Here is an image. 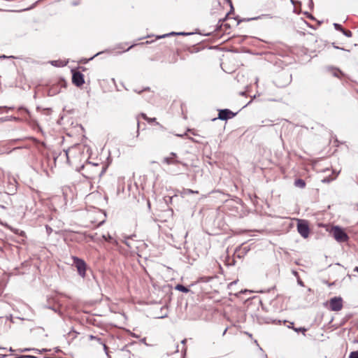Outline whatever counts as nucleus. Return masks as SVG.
I'll list each match as a JSON object with an SVG mask.
<instances>
[{
	"label": "nucleus",
	"mask_w": 358,
	"mask_h": 358,
	"mask_svg": "<svg viewBox=\"0 0 358 358\" xmlns=\"http://www.w3.org/2000/svg\"><path fill=\"white\" fill-rule=\"evenodd\" d=\"M6 355H1L0 354V358H6Z\"/></svg>",
	"instance_id": "nucleus-22"
},
{
	"label": "nucleus",
	"mask_w": 358,
	"mask_h": 358,
	"mask_svg": "<svg viewBox=\"0 0 358 358\" xmlns=\"http://www.w3.org/2000/svg\"><path fill=\"white\" fill-rule=\"evenodd\" d=\"M174 34L185 35L186 34H185V33H183V32H182V33H175V32H171V33H170V34H164V35H162V36H157V38H164V37H166V36H169V35H174Z\"/></svg>",
	"instance_id": "nucleus-12"
},
{
	"label": "nucleus",
	"mask_w": 358,
	"mask_h": 358,
	"mask_svg": "<svg viewBox=\"0 0 358 358\" xmlns=\"http://www.w3.org/2000/svg\"><path fill=\"white\" fill-rule=\"evenodd\" d=\"M9 350L10 351H13V350L11 348L9 349Z\"/></svg>",
	"instance_id": "nucleus-24"
},
{
	"label": "nucleus",
	"mask_w": 358,
	"mask_h": 358,
	"mask_svg": "<svg viewBox=\"0 0 358 358\" xmlns=\"http://www.w3.org/2000/svg\"><path fill=\"white\" fill-rule=\"evenodd\" d=\"M162 162L168 165L181 164V162L178 160L177 154L175 152H171L169 156L164 157ZM182 164L185 165V164L183 163H182Z\"/></svg>",
	"instance_id": "nucleus-7"
},
{
	"label": "nucleus",
	"mask_w": 358,
	"mask_h": 358,
	"mask_svg": "<svg viewBox=\"0 0 358 358\" xmlns=\"http://www.w3.org/2000/svg\"><path fill=\"white\" fill-rule=\"evenodd\" d=\"M11 230H12L15 234H19V231H20L19 229H12Z\"/></svg>",
	"instance_id": "nucleus-19"
},
{
	"label": "nucleus",
	"mask_w": 358,
	"mask_h": 358,
	"mask_svg": "<svg viewBox=\"0 0 358 358\" xmlns=\"http://www.w3.org/2000/svg\"><path fill=\"white\" fill-rule=\"evenodd\" d=\"M83 175L85 177L89 179H94L97 176H101L103 172V169L102 168V169L100 170L98 164L88 163L83 167Z\"/></svg>",
	"instance_id": "nucleus-1"
},
{
	"label": "nucleus",
	"mask_w": 358,
	"mask_h": 358,
	"mask_svg": "<svg viewBox=\"0 0 358 358\" xmlns=\"http://www.w3.org/2000/svg\"><path fill=\"white\" fill-rule=\"evenodd\" d=\"M349 358H358V351H353L350 354Z\"/></svg>",
	"instance_id": "nucleus-15"
},
{
	"label": "nucleus",
	"mask_w": 358,
	"mask_h": 358,
	"mask_svg": "<svg viewBox=\"0 0 358 358\" xmlns=\"http://www.w3.org/2000/svg\"><path fill=\"white\" fill-rule=\"evenodd\" d=\"M294 185L298 187L303 188L306 186V182L301 179H298L295 180Z\"/></svg>",
	"instance_id": "nucleus-9"
},
{
	"label": "nucleus",
	"mask_w": 358,
	"mask_h": 358,
	"mask_svg": "<svg viewBox=\"0 0 358 358\" xmlns=\"http://www.w3.org/2000/svg\"><path fill=\"white\" fill-rule=\"evenodd\" d=\"M17 358H36L34 356L31 355H20L17 357Z\"/></svg>",
	"instance_id": "nucleus-17"
},
{
	"label": "nucleus",
	"mask_w": 358,
	"mask_h": 358,
	"mask_svg": "<svg viewBox=\"0 0 358 358\" xmlns=\"http://www.w3.org/2000/svg\"><path fill=\"white\" fill-rule=\"evenodd\" d=\"M73 265L76 266L78 274L82 277L85 278L86 275L87 264L85 261L77 257H73Z\"/></svg>",
	"instance_id": "nucleus-3"
},
{
	"label": "nucleus",
	"mask_w": 358,
	"mask_h": 358,
	"mask_svg": "<svg viewBox=\"0 0 358 358\" xmlns=\"http://www.w3.org/2000/svg\"><path fill=\"white\" fill-rule=\"evenodd\" d=\"M72 82L78 87L83 85L85 83L83 75L79 72H74L72 76Z\"/></svg>",
	"instance_id": "nucleus-8"
},
{
	"label": "nucleus",
	"mask_w": 358,
	"mask_h": 358,
	"mask_svg": "<svg viewBox=\"0 0 358 358\" xmlns=\"http://www.w3.org/2000/svg\"><path fill=\"white\" fill-rule=\"evenodd\" d=\"M312 2V0H310Z\"/></svg>",
	"instance_id": "nucleus-26"
},
{
	"label": "nucleus",
	"mask_w": 358,
	"mask_h": 358,
	"mask_svg": "<svg viewBox=\"0 0 358 358\" xmlns=\"http://www.w3.org/2000/svg\"><path fill=\"white\" fill-rule=\"evenodd\" d=\"M28 350H29V349H27V348H25V349H23V350H20V351L21 352H26V351H28Z\"/></svg>",
	"instance_id": "nucleus-21"
},
{
	"label": "nucleus",
	"mask_w": 358,
	"mask_h": 358,
	"mask_svg": "<svg viewBox=\"0 0 358 358\" xmlns=\"http://www.w3.org/2000/svg\"><path fill=\"white\" fill-rule=\"evenodd\" d=\"M1 349L4 350L5 348H0V350H1Z\"/></svg>",
	"instance_id": "nucleus-25"
},
{
	"label": "nucleus",
	"mask_w": 358,
	"mask_h": 358,
	"mask_svg": "<svg viewBox=\"0 0 358 358\" xmlns=\"http://www.w3.org/2000/svg\"><path fill=\"white\" fill-rule=\"evenodd\" d=\"M331 310L334 311H338L343 307V301L341 297L332 298L329 301Z\"/></svg>",
	"instance_id": "nucleus-6"
},
{
	"label": "nucleus",
	"mask_w": 358,
	"mask_h": 358,
	"mask_svg": "<svg viewBox=\"0 0 358 358\" xmlns=\"http://www.w3.org/2000/svg\"><path fill=\"white\" fill-rule=\"evenodd\" d=\"M236 113H233L229 109H222L219 110L217 119L222 120H227L229 119L234 117ZM216 120L217 118H214L213 120L215 121Z\"/></svg>",
	"instance_id": "nucleus-5"
},
{
	"label": "nucleus",
	"mask_w": 358,
	"mask_h": 358,
	"mask_svg": "<svg viewBox=\"0 0 358 358\" xmlns=\"http://www.w3.org/2000/svg\"><path fill=\"white\" fill-rule=\"evenodd\" d=\"M90 338L91 339H97V340H100V338H97L96 337L94 336H90Z\"/></svg>",
	"instance_id": "nucleus-20"
},
{
	"label": "nucleus",
	"mask_w": 358,
	"mask_h": 358,
	"mask_svg": "<svg viewBox=\"0 0 358 358\" xmlns=\"http://www.w3.org/2000/svg\"><path fill=\"white\" fill-rule=\"evenodd\" d=\"M334 27L336 28V29H337V30H338V31H343V27H341V24H339L334 23Z\"/></svg>",
	"instance_id": "nucleus-16"
},
{
	"label": "nucleus",
	"mask_w": 358,
	"mask_h": 358,
	"mask_svg": "<svg viewBox=\"0 0 358 358\" xmlns=\"http://www.w3.org/2000/svg\"><path fill=\"white\" fill-rule=\"evenodd\" d=\"M176 289L178 291H180L184 293H187L189 292V289L186 287L183 286L182 285H177L176 286Z\"/></svg>",
	"instance_id": "nucleus-10"
},
{
	"label": "nucleus",
	"mask_w": 358,
	"mask_h": 358,
	"mask_svg": "<svg viewBox=\"0 0 358 358\" xmlns=\"http://www.w3.org/2000/svg\"><path fill=\"white\" fill-rule=\"evenodd\" d=\"M19 235L21 236H24L25 235V233L23 231H19Z\"/></svg>",
	"instance_id": "nucleus-18"
},
{
	"label": "nucleus",
	"mask_w": 358,
	"mask_h": 358,
	"mask_svg": "<svg viewBox=\"0 0 358 358\" xmlns=\"http://www.w3.org/2000/svg\"><path fill=\"white\" fill-rule=\"evenodd\" d=\"M330 233L336 241L344 243L348 241L349 237L345 231L338 226H334L331 228Z\"/></svg>",
	"instance_id": "nucleus-2"
},
{
	"label": "nucleus",
	"mask_w": 358,
	"mask_h": 358,
	"mask_svg": "<svg viewBox=\"0 0 358 358\" xmlns=\"http://www.w3.org/2000/svg\"><path fill=\"white\" fill-rule=\"evenodd\" d=\"M141 116L145 120H146L148 123H151V122H155L156 120V118H150L148 117L146 114L145 113H141Z\"/></svg>",
	"instance_id": "nucleus-11"
},
{
	"label": "nucleus",
	"mask_w": 358,
	"mask_h": 358,
	"mask_svg": "<svg viewBox=\"0 0 358 358\" xmlns=\"http://www.w3.org/2000/svg\"><path fill=\"white\" fill-rule=\"evenodd\" d=\"M294 330L296 332H303V334H305V332L307 331V329L304 327H300V328H294Z\"/></svg>",
	"instance_id": "nucleus-14"
},
{
	"label": "nucleus",
	"mask_w": 358,
	"mask_h": 358,
	"mask_svg": "<svg viewBox=\"0 0 358 358\" xmlns=\"http://www.w3.org/2000/svg\"><path fill=\"white\" fill-rule=\"evenodd\" d=\"M341 32L345 35L347 37H351L352 34L350 31L349 30H345V29H343V31H341Z\"/></svg>",
	"instance_id": "nucleus-13"
},
{
	"label": "nucleus",
	"mask_w": 358,
	"mask_h": 358,
	"mask_svg": "<svg viewBox=\"0 0 358 358\" xmlns=\"http://www.w3.org/2000/svg\"><path fill=\"white\" fill-rule=\"evenodd\" d=\"M297 230L303 238H308L310 232L308 222L303 220H299L297 223Z\"/></svg>",
	"instance_id": "nucleus-4"
},
{
	"label": "nucleus",
	"mask_w": 358,
	"mask_h": 358,
	"mask_svg": "<svg viewBox=\"0 0 358 358\" xmlns=\"http://www.w3.org/2000/svg\"><path fill=\"white\" fill-rule=\"evenodd\" d=\"M354 271L355 272H357L358 273V266H356L355 268H354Z\"/></svg>",
	"instance_id": "nucleus-23"
}]
</instances>
